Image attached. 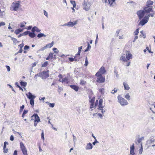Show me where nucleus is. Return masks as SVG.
Masks as SVG:
<instances>
[{"instance_id": "obj_1", "label": "nucleus", "mask_w": 155, "mask_h": 155, "mask_svg": "<svg viewBox=\"0 0 155 155\" xmlns=\"http://www.w3.org/2000/svg\"><path fill=\"white\" fill-rule=\"evenodd\" d=\"M95 100V97H93L89 101L90 103V108L91 110H93V108H95L96 106L98 104V108L97 109L99 110H101V112L102 113H103L104 112H105V111H104L103 108L104 106H103V101L102 99H100L99 101L98 100H97L96 101L95 105L94 104V103Z\"/></svg>"}, {"instance_id": "obj_2", "label": "nucleus", "mask_w": 155, "mask_h": 155, "mask_svg": "<svg viewBox=\"0 0 155 155\" xmlns=\"http://www.w3.org/2000/svg\"><path fill=\"white\" fill-rule=\"evenodd\" d=\"M152 6H148L144 7L143 10H140L137 11V14L140 19H141L145 15H150L153 13V16L154 13L153 10Z\"/></svg>"}, {"instance_id": "obj_3", "label": "nucleus", "mask_w": 155, "mask_h": 155, "mask_svg": "<svg viewBox=\"0 0 155 155\" xmlns=\"http://www.w3.org/2000/svg\"><path fill=\"white\" fill-rule=\"evenodd\" d=\"M125 53L126 56H125V54H122L120 58V60L122 61L127 62L126 63V65L128 67L130 65V63L129 61L130 59L132 58V55L130 51H126Z\"/></svg>"}, {"instance_id": "obj_4", "label": "nucleus", "mask_w": 155, "mask_h": 155, "mask_svg": "<svg viewBox=\"0 0 155 155\" xmlns=\"http://www.w3.org/2000/svg\"><path fill=\"white\" fill-rule=\"evenodd\" d=\"M20 1H17L13 2L10 7V9L12 11H17L21 7Z\"/></svg>"}, {"instance_id": "obj_5", "label": "nucleus", "mask_w": 155, "mask_h": 155, "mask_svg": "<svg viewBox=\"0 0 155 155\" xmlns=\"http://www.w3.org/2000/svg\"><path fill=\"white\" fill-rule=\"evenodd\" d=\"M150 16L153 17V14H150V15H147V16H145L144 17V18L143 19H142L139 23L138 25H141L142 26L144 25L146 23H147V22L148 21L149 19V18Z\"/></svg>"}, {"instance_id": "obj_6", "label": "nucleus", "mask_w": 155, "mask_h": 155, "mask_svg": "<svg viewBox=\"0 0 155 155\" xmlns=\"http://www.w3.org/2000/svg\"><path fill=\"white\" fill-rule=\"evenodd\" d=\"M95 75L97 77L96 82L97 83H103L105 82V77L104 76H103L101 74L96 75V74H95Z\"/></svg>"}, {"instance_id": "obj_7", "label": "nucleus", "mask_w": 155, "mask_h": 155, "mask_svg": "<svg viewBox=\"0 0 155 155\" xmlns=\"http://www.w3.org/2000/svg\"><path fill=\"white\" fill-rule=\"evenodd\" d=\"M118 101L119 103L122 106H124L128 104L127 101L121 97L120 95H119L117 97Z\"/></svg>"}, {"instance_id": "obj_8", "label": "nucleus", "mask_w": 155, "mask_h": 155, "mask_svg": "<svg viewBox=\"0 0 155 155\" xmlns=\"http://www.w3.org/2000/svg\"><path fill=\"white\" fill-rule=\"evenodd\" d=\"M28 98L30 99V104L32 106H34V99L35 97L32 95L31 93L29 92L28 93V95L26 94Z\"/></svg>"}, {"instance_id": "obj_9", "label": "nucleus", "mask_w": 155, "mask_h": 155, "mask_svg": "<svg viewBox=\"0 0 155 155\" xmlns=\"http://www.w3.org/2000/svg\"><path fill=\"white\" fill-rule=\"evenodd\" d=\"M58 77L59 78V81L60 82L62 83H65L66 84H68L69 83V81L67 78L65 77L64 78H63V75L61 74H59L58 76Z\"/></svg>"}, {"instance_id": "obj_10", "label": "nucleus", "mask_w": 155, "mask_h": 155, "mask_svg": "<svg viewBox=\"0 0 155 155\" xmlns=\"http://www.w3.org/2000/svg\"><path fill=\"white\" fill-rule=\"evenodd\" d=\"M20 148L23 155H28L27 149L22 142H21L20 143Z\"/></svg>"}, {"instance_id": "obj_11", "label": "nucleus", "mask_w": 155, "mask_h": 155, "mask_svg": "<svg viewBox=\"0 0 155 155\" xmlns=\"http://www.w3.org/2000/svg\"><path fill=\"white\" fill-rule=\"evenodd\" d=\"M34 117L35 119L34 120V126L36 127L38 123L40 121V118L38 114H34L31 117Z\"/></svg>"}, {"instance_id": "obj_12", "label": "nucleus", "mask_w": 155, "mask_h": 155, "mask_svg": "<svg viewBox=\"0 0 155 155\" xmlns=\"http://www.w3.org/2000/svg\"><path fill=\"white\" fill-rule=\"evenodd\" d=\"M54 44V42L53 41H52L51 42V43L48 44L46 45V46H44V47L41 48L39 50V51H43L47 48H51L53 46Z\"/></svg>"}, {"instance_id": "obj_13", "label": "nucleus", "mask_w": 155, "mask_h": 155, "mask_svg": "<svg viewBox=\"0 0 155 155\" xmlns=\"http://www.w3.org/2000/svg\"><path fill=\"white\" fill-rule=\"evenodd\" d=\"M106 72L105 68L102 66L99 69V71L96 73V75L99 74L101 75L103 74H105Z\"/></svg>"}, {"instance_id": "obj_14", "label": "nucleus", "mask_w": 155, "mask_h": 155, "mask_svg": "<svg viewBox=\"0 0 155 155\" xmlns=\"http://www.w3.org/2000/svg\"><path fill=\"white\" fill-rule=\"evenodd\" d=\"M78 22V21L77 20L75 21L74 22H69L67 23V24H65V25L68 26H69L72 27L73 26H74L76 25Z\"/></svg>"}, {"instance_id": "obj_15", "label": "nucleus", "mask_w": 155, "mask_h": 155, "mask_svg": "<svg viewBox=\"0 0 155 155\" xmlns=\"http://www.w3.org/2000/svg\"><path fill=\"white\" fill-rule=\"evenodd\" d=\"M134 145L133 144L130 147V155H134L135 153L134 152Z\"/></svg>"}, {"instance_id": "obj_16", "label": "nucleus", "mask_w": 155, "mask_h": 155, "mask_svg": "<svg viewBox=\"0 0 155 155\" xmlns=\"http://www.w3.org/2000/svg\"><path fill=\"white\" fill-rule=\"evenodd\" d=\"M123 85L124 87V89L125 90H129L130 87L129 86L128 84L126 82H124L123 83Z\"/></svg>"}, {"instance_id": "obj_17", "label": "nucleus", "mask_w": 155, "mask_h": 155, "mask_svg": "<svg viewBox=\"0 0 155 155\" xmlns=\"http://www.w3.org/2000/svg\"><path fill=\"white\" fill-rule=\"evenodd\" d=\"M70 86L76 91H78L79 88L78 86L75 85H70Z\"/></svg>"}, {"instance_id": "obj_18", "label": "nucleus", "mask_w": 155, "mask_h": 155, "mask_svg": "<svg viewBox=\"0 0 155 155\" xmlns=\"http://www.w3.org/2000/svg\"><path fill=\"white\" fill-rule=\"evenodd\" d=\"M83 5L84 9L86 11L89 10V7L87 6V4L86 2H84Z\"/></svg>"}, {"instance_id": "obj_19", "label": "nucleus", "mask_w": 155, "mask_h": 155, "mask_svg": "<svg viewBox=\"0 0 155 155\" xmlns=\"http://www.w3.org/2000/svg\"><path fill=\"white\" fill-rule=\"evenodd\" d=\"M93 146L92 144L91 143H88L86 147V150H90L92 148Z\"/></svg>"}, {"instance_id": "obj_20", "label": "nucleus", "mask_w": 155, "mask_h": 155, "mask_svg": "<svg viewBox=\"0 0 155 155\" xmlns=\"http://www.w3.org/2000/svg\"><path fill=\"white\" fill-rule=\"evenodd\" d=\"M153 1L150 0H148L146 2V5L147 6H152V5L153 4Z\"/></svg>"}, {"instance_id": "obj_21", "label": "nucleus", "mask_w": 155, "mask_h": 155, "mask_svg": "<svg viewBox=\"0 0 155 155\" xmlns=\"http://www.w3.org/2000/svg\"><path fill=\"white\" fill-rule=\"evenodd\" d=\"M31 31L32 32H35V31H36L37 32H40L41 30L39 29L36 27L35 26L32 28Z\"/></svg>"}, {"instance_id": "obj_22", "label": "nucleus", "mask_w": 155, "mask_h": 155, "mask_svg": "<svg viewBox=\"0 0 155 155\" xmlns=\"http://www.w3.org/2000/svg\"><path fill=\"white\" fill-rule=\"evenodd\" d=\"M53 58V54L52 53L50 52L48 56L46 58V60H50V59H52Z\"/></svg>"}, {"instance_id": "obj_23", "label": "nucleus", "mask_w": 155, "mask_h": 155, "mask_svg": "<svg viewBox=\"0 0 155 155\" xmlns=\"http://www.w3.org/2000/svg\"><path fill=\"white\" fill-rule=\"evenodd\" d=\"M23 29L21 28H18L16 29L15 31V33L16 35H18L20 32L23 31Z\"/></svg>"}, {"instance_id": "obj_24", "label": "nucleus", "mask_w": 155, "mask_h": 155, "mask_svg": "<svg viewBox=\"0 0 155 155\" xmlns=\"http://www.w3.org/2000/svg\"><path fill=\"white\" fill-rule=\"evenodd\" d=\"M140 37L141 38L143 37V38H146V35L144 33V31H140Z\"/></svg>"}, {"instance_id": "obj_25", "label": "nucleus", "mask_w": 155, "mask_h": 155, "mask_svg": "<svg viewBox=\"0 0 155 155\" xmlns=\"http://www.w3.org/2000/svg\"><path fill=\"white\" fill-rule=\"evenodd\" d=\"M34 32H29L28 35L31 38H34L35 36V35L34 33Z\"/></svg>"}, {"instance_id": "obj_26", "label": "nucleus", "mask_w": 155, "mask_h": 155, "mask_svg": "<svg viewBox=\"0 0 155 155\" xmlns=\"http://www.w3.org/2000/svg\"><path fill=\"white\" fill-rule=\"evenodd\" d=\"M75 57H74V58H69L68 59L70 62H73L74 61H76L78 60V59L76 58Z\"/></svg>"}, {"instance_id": "obj_27", "label": "nucleus", "mask_w": 155, "mask_h": 155, "mask_svg": "<svg viewBox=\"0 0 155 155\" xmlns=\"http://www.w3.org/2000/svg\"><path fill=\"white\" fill-rule=\"evenodd\" d=\"M26 24V22L25 21H23V22H21L20 23V27L21 28L24 27L25 26V25Z\"/></svg>"}, {"instance_id": "obj_28", "label": "nucleus", "mask_w": 155, "mask_h": 155, "mask_svg": "<svg viewBox=\"0 0 155 155\" xmlns=\"http://www.w3.org/2000/svg\"><path fill=\"white\" fill-rule=\"evenodd\" d=\"M86 82L85 81L81 79L80 80V85H85L86 84Z\"/></svg>"}, {"instance_id": "obj_29", "label": "nucleus", "mask_w": 155, "mask_h": 155, "mask_svg": "<svg viewBox=\"0 0 155 155\" xmlns=\"http://www.w3.org/2000/svg\"><path fill=\"white\" fill-rule=\"evenodd\" d=\"M29 48V46L28 45H25L24 46V53H26L27 52L25 51V50L28 49Z\"/></svg>"}, {"instance_id": "obj_30", "label": "nucleus", "mask_w": 155, "mask_h": 155, "mask_svg": "<svg viewBox=\"0 0 155 155\" xmlns=\"http://www.w3.org/2000/svg\"><path fill=\"white\" fill-rule=\"evenodd\" d=\"M28 110H24L22 114V117L23 118H24L25 117V114L28 113Z\"/></svg>"}, {"instance_id": "obj_31", "label": "nucleus", "mask_w": 155, "mask_h": 155, "mask_svg": "<svg viewBox=\"0 0 155 155\" xmlns=\"http://www.w3.org/2000/svg\"><path fill=\"white\" fill-rule=\"evenodd\" d=\"M87 46L85 51V52L87 51H88L89 49H90L91 48V46H90L89 43L88 42H87Z\"/></svg>"}, {"instance_id": "obj_32", "label": "nucleus", "mask_w": 155, "mask_h": 155, "mask_svg": "<svg viewBox=\"0 0 155 155\" xmlns=\"http://www.w3.org/2000/svg\"><path fill=\"white\" fill-rule=\"evenodd\" d=\"M109 4L110 6H112L113 3L115 2V0H108Z\"/></svg>"}, {"instance_id": "obj_33", "label": "nucleus", "mask_w": 155, "mask_h": 155, "mask_svg": "<svg viewBox=\"0 0 155 155\" xmlns=\"http://www.w3.org/2000/svg\"><path fill=\"white\" fill-rule=\"evenodd\" d=\"M20 84L21 86L25 87L27 84V83L25 82L21 81Z\"/></svg>"}, {"instance_id": "obj_34", "label": "nucleus", "mask_w": 155, "mask_h": 155, "mask_svg": "<svg viewBox=\"0 0 155 155\" xmlns=\"http://www.w3.org/2000/svg\"><path fill=\"white\" fill-rule=\"evenodd\" d=\"M48 62L47 61H46L44 63L41 64V67H46L47 65H48Z\"/></svg>"}, {"instance_id": "obj_35", "label": "nucleus", "mask_w": 155, "mask_h": 155, "mask_svg": "<svg viewBox=\"0 0 155 155\" xmlns=\"http://www.w3.org/2000/svg\"><path fill=\"white\" fill-rule=\"evenodd\" d=\"M144 139V137H142L141 138H140L138 139L137 140V141L138 143H142L141 142L142 140H143Z\"/></svg>"}, {"instance_id": "obj_36", "label": "nucleus", "mask_w": 155, "mask_h": 155, "mask_svg": "<svg viewBox=\"0 0 155 155\" xmlns=\"http://www.w3.org/2000/svg\"><path fill=\"white\" fill-rule=\"evenodd\" d=\"M141 147L140 149L139 150V153L140 154H142V153L143 152V147H142V143H141Z\"/></svg>"}, {"instance_id": "obj_37", "label": "nucleus", "mask_w": 155, "mask_h": 155, "mask_svg": "<svg viewBox=\"0 0 155 155\" xmlns=\"http://www.w3.org/2000/svg\"><path fill=\"white\" fill-rule=\"evenodd\" d=\"M41 74L43 75H45V76L46 77H48L49 76V75L47 74L46 71H43L41 72Z\"/></svg>"}, {"instance_id": "obj_38", "label": "nucleus", "mask_w": 155, "mask_h": 155, "mask_svg": "<svg viewBox=\"0 0 155 155\" xmlns=\"http://www.w3.org/2000/svg\"><path fill=\"white\" fill-rule=\"evenodd\" d=\"M125 97L128 100H130V96L129 95V94L128 93L126 94L125 96Z\"/></svg>"}, {"instance_id": "obj_39", "label": "nucleus", "mask_w": 155, "mask_h": 155, "mask_svg": "<svg viewBox=\"0 0 155 155\" xmlns=\"http://www.w3.org/2000/svg\"><path fill=\"white\" fill-rule=\"evenodd\" d=\"M71 3L73 5L74 8H75L76 6V4L74 1H70Z\"/></svg>"}, {"instance_id": "obj_40", "label": "nucleus", "mask_w": 155, "mask_h": 155, "mask_svg": "<svg viewBox=\"0 0 155 155\" xmlns=\"http://www.w3.org/2000/svg\"><path fill=\"white\" fill-rule=\"evenodd\" d=\"M139 29L137 28L136 29L135 31L134 32V34L135 35H137L138 34L139 32Z\"/></svg>"}, {"instance_id": "obj_41", "label": "nucleus", "mask_w": 155, "mask_h": 155, "mask_svg": "<svg viewBox=\"0 0 155 155\" xmlns=\"http://www.w3.org/2000/svg\"><path fill=\"white\" fill-rule=\"evenodd\" d=\"M43 36H45V35H44V34L43 33H40L39 34L37 35V37L38 38H40Z\"/></svg>"}, {"instance_id": "obj_42", "label": "nucleus", "mask_w": 155, "mask_h": 155, "mask_svg": "<svg viewBox=\"0 0 155 155\" xmlns=\"http://www.w3.org/2000/svg\"><path fill=\"white\" fill-rule=\"evenodd\" d=\"M12 40L13 41V42L15 43V44L19 42V41H18L17 39L15 38H12Z\"/></svg>"}, {"instance_id": "obj_43", "label": "nucleus", "mask_w": 155, "mask_h": 155, "mask_svg": "<svg viewBox=\"0 0 155 155\" xmlns=\"http://www.w3.org/2000/svg\"><path fill=\"white\" fill-rule=\"evenodd\" d=\"M88 64V62L87 60V57H86L85 60V63L84 64V65L85 66H87Z\"/></svg>"}, {"instance_id": "obj_44", "label": "nucleus", "mask_w": 155, "mask_h": 155, "mask_svg": "<svg viewBox=\"0 0 155 155\" xmlns=\"http://www.w3.org/2000/svg\"><path fill=\"white\" fill-rule=\"evenodd\" d=\"M25 107V106L24 105H22V106L20 107V108L19 112L20 113L21 112H22L23 110V109Z\"/></svg>"}, {"instance_id": "obj_45", "label": "nucleus", "mask_w": 155, "mask_h": 155, "mask_svg": "<svg viewBox=\"0 0 155 155\" xmlns=\"http://www.w3.org/2000/svg\"><path fill=\"white\" fill-rule=\"evenodd\" d=\"M78 54V53H77V54H75V56L74 57H75L76 58H77L78 60L79 59V57L80 54V53H79V54Z\"/></svg>"}, {"instance_id": "obj_46", "label": "nucleus", "mask_w": 155, "mask_h": 155, "mask_svg": "<svg viewBox=\"0 0 155 155\" xmlns=\"http://www.w3.org/2000/svg\"><path fill=\"white\" fill-rule=\"evenodd\" d=\"M117 89L116 88H114V89L113 90L111 91V93L114 94L116 92H117Z\"/></svg>"}, {"instance_id": "obj_47", "label": "nucleus", "mask_w": 155, "mask_h": 155, "mask_svg": "<svg viewBox=\"0 0 155 155\" xmlns=\"http://www.w3.org/2000/svg\"><path fill=\"white\" fill-rule=\"evenodd\" d=\"M49 106L51 107H53L54 106V104L53 103H49Z\"/></svg>"}, {"instance_id": "obj_48", "label": "nucleus", "mask_w": 155, "mask_h": 155, "mask_svg": "<svg viewBox=\"0 0 155 155\" xmlns=\"http://www.w3.org/2000/svg\"><path fill=\"white\" fill-rule=\"evenodd\" d=\"M82 46L78 48V54H79V53H81V49H82Z\"/></svg>"}, {"instance_id": "obj_49", "label": "nucleus", "mask_w": 155, "mask_h": 155, "mask_svg": "<svg viewBox=\"0 0 155 155\" xmlns=\"http://www.w3.org/2000/svg\"><path fill=\"white\" fill-rule=\"evenodd\" d=\"M18 47L20 48H22L24 46V44L22 43L21 44L18 45Z\"/></svg>"}, {"instance_id": "obj_50", "label": "nucleus", "mask_w": 155, "mask_h": 155, "mask_svg": "<svg viewBox=\"0 0 155 155\" xmlns=\"http://www.w3.org/2000/svg\"><path fill=\"white\" fill-rule=\"evenodd\" d=\"M104 90V88H101L99 90V91L100 92L103 93Z\"/></svg>"}, {"instance_id": "obj_51", "label": "nucleus", "mask_w": 155, "mask_h": 155, "mask_svg": "<svg viewBox=\"0 0 155 155\" xmlns=\"http://www.w3.org/2000/svg\"><path fill=\"white\" fill-rule=\"evenodd\" d=\"M150 143H152L155 141V140L153 138H151L149 140Z\"/></svg>"}, {"instance_id": "obj_52", "label": "nucleus", "mask_w": 155, "mask_h": 155, "mask_svg": "<svg viewBox=\"0 0 155 155\" xmlns=\"http://www.w3.org/2000/svg\"><path fill=\"white\" fill-rule=\"evenodd\" d=\"M8 149L6 148H3V152L4 153H6L8 152Z\"/></svg>"}, {"instance_id": "obj_53", "label": "nucleus", "mask_w": 155, "mask_h": 155, "mask_svg": "<svg viewBox=\"0 0 155 155\" xmlns=\"http://www.w3.org/2000/svg\"><path fill=\"white\" fill-rule=\"evenodd\" d=\"M41 138L43 140H44L45 138L44 137V134L43 131H42V132L41 134Z\"/></svg>"}, {"instance_id": "obj_54", "label": "nucleus", "mask_w": 155, "mask_h": 155, "mask_svg": "<svg viewBox=\"0 0 155 155\" xmlns=\"http://www.w3.org/2000/svg\"><path fill=\"white\" fill-rule=\"evenodd\" d=\"M29 31H25L23 33V35H26L29 34Z\"/></svg>"}, {"instance_id": "obj_55", "label": "nucleus", "mask_w": 155, "mask_h": 155, "mask_svg": "<svg viewBox=\"0 0 155 155\" xmlns=\"http://www.w3.org/2000/svg\"><path fill=\"white\" fill-rule=\"evenodd\" d=\"M6 67L7 68V71H9L10 70V67L8 65H6Z\"/></svg>"}, {"instance_id": "obj_56", "label": "nucleus", "mask_w": 155, "mask_h": 155, "mask_svg": "<svg viewBox=\"0 0 155 155\" xmlns=\"http://www.w3.org/2000/svg\"><path fill=\"white\" fill-rule=\"evenodd\" d=\"M5 25V23L4 22H2L0 23V27L2 26H4Z\"/></svg>"}, {"instance_id": "obj_57", "label": "nucleus", "mask_w": 155, "mask_h": 155, "mask_svg": "<svg viewBox=\"0 0 155 155\" xmlns=\"http://www.w3.org/2000/svg\"><path fill=\"white\" fill-rule=\"evenodd\" d=\"M14 140V137L13 135H12L10 137V140L12 141H13Z\"/></svg>"}, {"instance_id": "obj_58", "label": "nucleus", "mask_w": 155, "mask_h": 155, "mask_svg": "<svg viewBox=\"0 0 155 155\" xmlns=\"http://www.w3.org/2000/svg\"><path fill=\"white\" fill-rule=\"evenodd\" d=\"M44 15L46 16V17H48V13L46 12L45 10H44Z\"/></svg>"}, {"instance_id": "obj_59", "label": "nucleus", "mask_w": 155, "mask_h": 155, "mask_svg": "<svg viewBox=\"0 0 155 155\" xmlns=\"http://www.w3.org/2000/svg\"><path fill=\"white\" fill-rule=\"evenodd\" d=\"M23 51L22 49L20 48L19 51L18 52V53H21Z\"/></svg>"}, {"instance_id": "obj_60", "label": "nucleus", "mask_w": 155, "mask_h": 155, "mask_svg": "<svg viewBox=\"0 0 155 155\" xmlns=\"http://www.w3.org/2000/svg\"><path fill=\"white\" fill-rule=\"evenodd\" d=\"M121 31V30H118L116 31V33L117 35H119V33Z\"/></svg>"}, {"instance_id": "obj_61", "label": "nucleus", "mask_w": 155, "mask_h": 155, "mask_svg": "<svg viewBox=\"0 0 155 155\" xmlns=\"http://www.w3.org/2000/svg\"><path fill=\"white\" fill-rule=\"evenodd\" d=\"M13 155H17V151L16 150H15L14 152Z\"/></svg>"}, {"instance_id": "obj_62", "label": "nucleus", "mask_w": 155, "mask_h": 155, "mask_svg": "<svg viewBox=\"0 0 155 155\" xmlns=\"http://www.w3.org/2000/svg\"><path fill=\"white\" fill-rule=\"evenodd\" d=\"M135 37L134 38V40L133 41L134 42L138 38V36L137 35H135Z\"/></svg>"}, {"instance_id": "obj_63", "label": "nucleus", "mask_w": 155, "mask_h": 155, "mask_svg": "<svg viewBox=\"0 0 155 155\" xmlns=\"http://www.w3.org/2000/svg\"><path fill=\"white\" fill-rule=\"evenodd\" d=\"M18 87L19 88L20 90H21L22 91H23V89H22L19 85L18 86Z\"/></svg>"}, {"instance_id": "obj_64", "label": "nucleus", "mask_w": 155, "mask_h": 155, "mask_svg": "<svg viewBox=\"0 0 155 155\" xmlns=\"http://www.w3.org/2000/svg\"><path fill=\"white\" fill-rule=\"evenodd\" d=\"M32 28V26H30L28 27L27 28H25L27 29L28 30H30Z\"/></svg>"}]
</instances>
